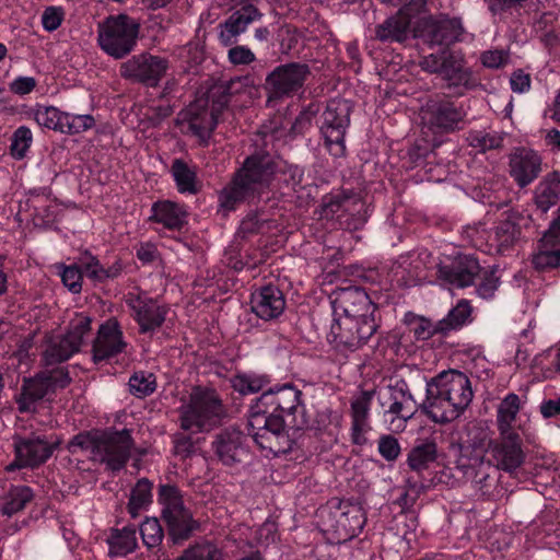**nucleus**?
Here are the masks:
<instances>
[{
    "label": "nucleus",
    "mask_w": 560,
    "mask_h": 560,
    "mask_svg": "<svg viewBox=\"0 0 560 560\" xmlns=\"http://www.w3.org/2000/svg\"><path fill=\"white\" fill-rule=\"evenodd\" d=\"M422 70L439 73L448 86L467 90L477 85L478 80L472 71L465 67L464 57L457 51L444 49L438 54H430L420 61Z\"/></svg>",
    "instance_id": "9d476101"
},
{
    "label": "nucleus",
    "mask_w": 560,
    "mask_h": 560,
    "mask_svg": "<svg viewBox=\"0 0 560 560\" xmlns=\"http://www.w3.org/2000/svg\"><path fill=\"white\" fill-rule=\"evenodd\" d=\"M33 142V133L26 126L19 127L12 135L10 151L14 159L25 158Z\"/></svg>",
    "instance_id": "de8ad7c7"
},
{
    "label": "nucleus",
    "mask_w": 560,
    "mask_h": 560,
    "mask_svg": "<svg viewBox=\"0 0 560 560\" xmlns=\"http://www.w3.org/2000/svg\"><path fill=\"white\" fill-rule=\"evenodd\" d=\"M273 173L275 164L269 155L256 154L247 158L234 180L221 192V206L232 210L237 202L260 194Z\"/></svg>",
    "instance_id": "20e7f679"
},
{
    "label": "nucleus",
    "mask_w": 560,
    "mask_h": 560,
    "mask_svg": "<svg viewBox=\"0 0 560 560\" xmlns=\"http://www.w3.org/2000/svg\"><path fill=\"white\" fill-rule=\"evenodd\" d=\"M457 468L463 472V476L474 482L480 490L489 486L490 472H495L497 467L490 458L487 460L482 456L480 448L468 450L457 460Z\"/></svg>",
    "instance_id": "a878e982"
},
{
    "label": "nucleus",
    "mask_w": 560,
    "mask_h": 560,
    "mask_svg": "<svg viewBox=\"0 0 560 560\" xmlns=\"http://www.w3.org/2000/svg\"><path fill=\"white\" fill-rule=\"evenodd\" d=\"M94 118L91 115H73L62 112L60 131L61 133L75 135L94 126Z\"/></svg>",
    "instance_id": "c03bdc74"
},
{
    "label": "nucleus",
    "mask_w": 560,
    "mask_h": 560,
    "mask_svg": "<svg viewBox=\"0 0 560 560\" xmlns=\"http://www.w3.org/2000/svg\"><path fill=\"white\" fill-rule=\"evenodd\" d=\"M131 438L128 432H116L92 436L91 434H78L69 443L71 453L78 450L91 453L94 460L105 463L113 470L120 469L127 462L131 450Z\"/></svg>",
    "instance_id": "423d86ee"
},
{
    "label": "nucleus",
    "mask_w": 560,
    "mask_h": 560,
    "mask_svg": "<svg viewBox=\"0 0 560 560\" xmlns=\"http://www.w3.org/2000/svg\"><path fill=\"white\" fill-rule=\"evenodd\" d=\"M316 109L307 108L303 110L295 119L292 130L295 133H303L306 129L312 126V122L315 118Z\"/></svg>",
    "instance_id": "69168bd1"
},
{
    "label": "nucleus",
    "mask_w": 560,
    "mask_h": 560,
    "mask_svg": "<svg viewBox=\"0 0 560 560\" xmlns=\"http://www.w3.org/2000/svg\"><path fill=\"white\" fill-rule=\"evenodd\" d=\"M176 560H223V555L215 545L205 541L189 547Z\"/></svg>",
    "instance_id": "37998d69"
},
{
    "label": "nucleus",
    "mask_w": 560,
    "mask_h": 560,
    "mask_svg": "<svg viewBox=\"0 0 560 560\" xmlns=\"http://www.w3.org/2000/svg\"><path fill=\"white\" fill-rule=\"evenodd\" d=\"M306 423L301 392L283 385L262 393L250 407L248 434L260 448L278 454L290 447L284 424L302 429Z\"/></svg>",
    "instance_id": "f257e3e1"
},
{
    "label": "nucleus",
    "mask_w": 560,
    "mask_h": 560,
    "mask_svg": "<svg viewBox=\"0 0 560 560\" xmlns=\"http://www.w3.org/2000/svg\"><path fill=\"white\" fill-rule=\"evenodd\" d=\"M378 402L383 409V419L392 432H402L417 411V404L404 381L381 387L377 392Z\"/></svg>",
    "instance_id": "0eeeda50"
},
{
    "label": "nucleus",
    "mask_w": 560,
    "mask_h": 560,
    "mask_svg": "<svg viewBox=\"0 0 560 560\" xmlns=\"http://www.w3.org/2000/svg\"><path fill=\"white\" fill-rule=\"evenodd\" d=\"M32 497L33 492L28 487L13 488L2 508V514L8 516L15 514L31 501Z\"/></svg>",
    "instance_id": "a18cd8bd"
},
{
    "label": "nucleus",
    "mask_w": 560,
    "mask_h": 560,
    "mask_svg": "<svg viewBox=\"0 0 560 560\" xmlns=\"http://www.w3.org/2000/svg\"><path fill=\"white\" fill-rule=\"evenodd\" d=\"M259 16L257 9L252 5H245L234 12L222 25L220 40L224 46L231 45L235 37L246 31L247 26Z\"/></svg>",
    "instance_id": "c756f323"
},
{
    "label": "nucleus",
    "mask_w": 560,
    "mask_h": 560,
    "mask_svg": "<svg viewBox=\"0 0 560 560\" xmlns=\"http://www.w3.org/2000/svg\"><path fill=\"white\" fill-rule=\"evenodd\" d=\"M424 8L425 0H411L395 15L376 26V38L386 43H405L412 37H419L430 47L450 45L460 39L463 26L459 19L427 18Z\"/></svg>",
    "instance_id": "f03ea898"
},
{
    "label": "nucleus",
    "mask_w": 560,
    "mask_h": 560,
    "mask_svg": "<svg viewBox=\"0 0 560 560\" xmlns=\"http://www.w3.org/2000/svg\"><path fill=\"white\" fill-rule=\"evenodd\" d=\"M170 62L165 57L140 54L133 56L120 66V74L124 78L141 82L149 86H155L167 73Z\"/></svg>",
    "instance_id": "a211bd4d"
},
{
    "label": "nucleus",
    "mask_w": 560,
    "mask_h": 560,
    "mask_svg": "<svg viewBox=\"0 0 560 560\" xmlns=\"http://www.w3.org/2000/svg\"><path fill=\"white\" fill-rule=\"evenodd\" d=\"M59 269L63 284L73 293L80 292L83 277L82 269H79L77 266H60Z\"/></svg>",
    "instance_id": "864d4df0"
},
{
    "label": "nucleus",
    "mask_w": 560,
    "mask_h": 560,
    "mask_svg": "<svg viewBox=\"0 0 560 560\" xmlns=\"http://www.w3.org/2000/svg\"><path fill=\"white\" fill-rule=\"evenodd\" d=\"M539 363L548 372L560 374V341L540 354Z\"/></svg>",
    "instance_id": "5fc2aeb1"
},
{
    "label": "nucleus",
    "mask_w": 560,
    "mask_h": 560,
    "mask_svg": "<svg viewBox=\"0 0 560 560\" xmlns=\"http://www.w3.org/2000/svg\"><path fill=\"white\" fill-rule=\"evenodd\" d=\"M332 315L354 317L355 319H374L375 310L368 294L360 288H345L334 293L331 300Z\"/></svg>",
    "instance_id": "6ab92c4d"
},
{
    "label": "nucleus",
    "mask_w": 560,
    "mask_h": 560,
    "mask_svg": "<svg viewBox=\"0 0 560 560\" xmlns=\"http://www.w3.org/2000/svg\"><path fill=\"white\" fill-rule=\"evenodd\" d=\"M480 271L478 260L472 256L464 255L456 257L450 266L442 262L439 267V277L451 287L465 288L474 283Z\"/></svg>",
    "instance_id": "b1692460"
},
{
    "label": "nucleus",
    "mask_w": 560,
    "mask_h": 560,
    "mask_svg": "<svg viewBox=\"0 0 560 560\" xmlns=\"http://www.w3.org/2000/svg\"><path fill=\"white\" fill-rule=\"evenodd\" d=\"M458 117L457 114L448 106L441 107L436 116V124L445 129H451L455 126Z\"/></svg>",
    "instance_id": "774afa93"
},
{
    "label": "nucleus",
    "mask_w": 560,
    "mask_h": 560,
    "mask_svg": "<svg viewBox=\"0 0 560 560\" xmlns=\"http://www.w3.org/2000/svg\"><path fill=\"white\" fill-rule=\"evenodd\" d=\"M480 60L487 68H501L508 63L509 52L504 49H490L481 54Z\"/></svg>",
    "instance_id": "6e6d98bb"
},
{
    "label": "nucleus",
    "mask_w": 560,
    "mask_h": 560,
    "mask_svg": "<svg viewBox=\"0 0 560 560\" xmlns=\"http://www.w3.org/2000/svg\"><path fill=\"white\" fill-rule=\"evenodd\" d=\"M152 483L145 479L139 480L131 491L128 503V512L136 518L139 513L147 509L152 501Z\"/></svg>",
    "instance_id": "e433bc0d"
},
{
    "label": "nucleus",
    "mask_w": 560,
    "mask_h": 560,
    "mask_svg": "<svg viewBox=\"0 0 560 560\" xmlns=\"http://www.w3.org/2000/svg\"><path fill=\"white\" fill-rule=\"evenodd\" d=\"M560 196V179L557 175L546 178L539 184L536 191L537 206L547 211L553 206Z\"/></svg>",
    "instance_id": "4c0bfd02"
},
{
    "label": "nucleus",
    "mask_w": 560,
    "mask_h": 560,
    "mask_svg": "<svg viewBox=\"0 0 560 560\" xmlns=\"http://www.w3.org/2000/svg\"><path fill=\"white\" fill-rule=\"evenodd\" d=\"M373 393L363 390L351 401V419H369Z\"/></svg>",
    "instance_id": "603ef678"
},
{
    "label": "nucleus",
    "mask_w": 560,
    "mask_h": 560,
    "mask_svg": "<svg viewBox=\"0 0 560 560\" xmlns=\"http://www.w3.org/2000/svg\"><path fill=\"white\" fill-rule=\"evenodd\" d=\"M138 33L139 25L129 16H109L98 24L97 43L107 55L121 59L133 50Z\"/></svg>",
    "instance_id": "6e6552de"
},
{
    "label": "nucleus",
    "mask_w": 560,
    "mask_h": 560,
    "mask_svg": "<svg viewBox=\"0 0 560 560\" xmlns=\"http://www.w3.org/2000/svg\"><path fill=\"white\" fill-rule=\"evenodd\" d=\"M68 383L69 378L61 371H55L48 375L39 374L34 378L26 380L18 399L19 409L21 411L33 410L37 400L57 387H65Z\"/></svg>",
    "instance_id": "aec40b11"
},
{
    "label": "nucleus",
    "mask_w": 560,
    "mask_h": 560,
    "mask_svg": "<svg viewBox=\"0 0 560 560\" xmlns=\"http://www.w3.org/2000/svg\"><path fill=\"white\" fill-rule=\"evenodd\" d=\"M362 208L363 202L359 199L330 197L323 203L322 215L326 219L337 218L341 223L347 224L348 228L357 229L362 223L361 219H353V222H350L348 218H343L346 213L353 215L354 212H360Z\"/></svg>",
    "instance_id": "c85d7f7f"
},
{
    "label": "nucleus",
    "mask_w": 560,
    "mask_h": 560,
    "mask_svg": "<svg viewBox=\"0 0 560 560\" xmlns=\"http://www.w3.org/2000/svg\"><path fill=\"white\" fill-rule=\"evenodd\" d=\"M310 75L305 63L292 62L277 67L266 79L268 101L290 97L296 94Z\"/></svg>",
    "instance_id": "2eb2a0df"
},
{
    "label": "nucleus",
    "mask_w": 560,
    "mask_h": 560,
    "mask_svg": "<svg viewBox=\"0 0 560 560\" xmlns=\"http://www.w3.org/2000/svg\"><path fill=\"white\" fill-rule=\"evenodd\" d=\"M436 458V445L432 442L422 443L409 453L408 464L411 469H427Z\"/></svg>",
    "instance_id": "a19ab883"
},
{
    "label": "nucleus",
    "mask_w": 560,
    "mask_h": 560,
    "mask_svg": "<svg viewBox=\"0 0 560 560\" xmlns=\"http://www.w3.org/2000/svg\"><path fill=\"white\" fill-rule=\"evenodd\" d=\"M222 409L213 390L196 388L189 401L182 406L180 427L191 433L212 429L221 417Z\"/></svg>",
    "instance_id": "1a4fd4ad"
},
{
    "label": "nucleus",
    "mask_w": 560,
    "mask_h": 560,
    "mask_svg": "<svg viewBox=\"0 0 560 560\" xmlns=\"http://www.w3.org/2000/svg\"><path fill=\"white\" fill-rule=\"evenodd\" d=\"M418 518L413 511H402L395 517V534L411 545L417 539Z\"/></svg>",
    "instance_id": "79ce46f5"
},
{
    "label": "nucleus",
    "mask_w": 560,
    "mask_h": 560,
    "mask_svg": "<svg viewBox=\"0 0 560 560\" xmlns=\"http://www.w3.org/2000/svg\"><path fill=\"white\" fill-rule=\"evenodd\" d=\"M62 20L63 11L57 7L47 8L42 15L43 27L48 32L56 31L61 25Z\"/></svg>",
    "instance_id": "052dcab7"
},
{
    "label": "nucleus",
    "mask_w": 560,
    "mask_h": 560,
    "mask_svg": "<svg viewBox=\"0 0 560 560\" xmlns=\"http://www.w3.org/2000/svg\"><path fill=\"white\" fill-rule=\"evenodd\" d=\"M320 529L332 544L346 542L358 536L365 524L363 509L348 501L328 502L318 511Z\"/></svg>",
    "instance_id": "39448f33"
},
{
    "label": "nucleus",
    "mask_w": 560,
    "mask_h": 560,
    "mask_svg": "<svg viewBox=\"0 0 560 560\" xmlns=\"http://www.w3.org/2000/svg\"><path fill=\"white\" fill-rule=\"evenodd\" d=\"M267 380L256 374H238L232 380L233 388L241 394H250L260 390Z\"/></svg>",
    "instance_id": "3c124183"
},
{
    "label": "nucleus",
    "mask_w": 560,
    "mask_h": 560,
    "mask_svg": "<svg viewBox=\"0 0 560 560\" xmlns=\"http://www.w3.org/2000/svg\"><path fill=\"white\" fill-rule=\"evenodd\" d=\"M378 452L388 462L395 460L400 454V446L392 435H383L378 441Z\"/></svg>",
    "instance_id": "4d7b16f0"
},
{
    "label": "nucleus",
    "mask_w": 560,
    "mask_h": 560,
    "mask_svg": "<svg viewBox=\"0 0 560 560\" xmlns=\"http://www.w3.org/2000/svg\"><path fill=\"white\" fill-rule=\"evenodd\" d=\"M106 541L109 557L127 556L138 546L136 529L131 526L113 529Z\"/></svg>",
    "instance_id": "f704fd0d"
},
{
    "label": "nucleus",
    "mask_w": 560,
    "mask_h": 560,
    "mask_svg": "<svg viewBox=\"0 0 560 560\" xmlns=\"http://www.w3.org/2000/svg\"><path fill=\"white\" fill-rule=\"evenodd\" d=\"M425 392L423 412L441 424L457 419L474 397L470 380L456 370L443 371L428 381Z\"/></svg>",
    "instance_id": "7ed1b4c3"
},
{
    "label": "nucleus",
    "mask_w": 560,
    "mask_h": 560,
    "mask_svg": "<svg viewBox=\"0 0 560 560\" xmlns=\"http://www.w3.org/2000/svg\"><path fill=\"white\" fill-rule=\"evenodd\" d=\"M127 347L122 331L115 319H108L97 330L93 342V360L98 363L121 353Z\"/></svg>",
    "instance_id": "412c9836"
},
{
    "label": "nucleus",
    "mask_w": 560,
    "mask_h": 560,
    "mask_svg": "<svg viewBox=\"0 0 560 560\" xmlns=\"http://www.w3.org/2000/svg\"><path fill=\"white\" fill-rule=\"evenodd\" d=\"M229 59L233 65H248L255 60V55L246 46H236L229 50Z\"/></svg>",
    "instance_id": "680f3d73"
},
{
    "label": "nucleus",
    "mask_w": 560,
    "mask_h": 560,
    "mask_svg": "<svg viewBox=\"0 0 560 560\" xmlns=\"http://www.w3.org/2000/svg\"><path fill=\"white\" fill-rule=\"evenodd\" d=\"M56 442H47L40 438L19 439L14 443L15 462L8 468L34 467L40 465L52 454Z\"/></svg>",
    "instance_id": "4be33fe9"
},
{
    "label": "nucleus",
    "mask_w": 560,
    "mask_h": 560,
    "mask_svg": "<svg viewBox=\"0 0 560 560\" xmlns=\"http://www.w3.org/2000/svg\"><path fill=\"white\" fill-rule=\"evenodd\" d=\"M532 439L533 436H515L514 440L500 439V441L489 443L487 453L497 468L512 471L518 468L524 460L523 441Z\"/></svg>",
    "instance_id": "5701e85b"
},
{
    "label": "nucleus",
    "mask_w": 560,
    "mask_h": 560,
    "mask_svg": "<svg viewBox=\"0 0 560 560\" xmlns=\"http://www.w3.org/2000/svg\"><path fill=\"white\" fill-rule=\"evenodd\" d=\"M82 273L94 281H102L113 276L105 270L94 257H88L86 260L82 262Z\"/></svg>",
    "instance_id": "13d9d810"
},
{
    "label": "nucleus",
    "mask_w": 560,
    "mask_h": 560,
    "mask_svg": "<svg viewBox=\"0 0 560 560\" xmlns=\"http://www.w3.org/2000/svg\"><path fill=\"white\" fill-rule=\"evenodd\" d=\"M156 388L155 377L152 373L136 372L129 380L130 393L137 397H145Z\"/></svg>",
    "instance_id": "09e8293b"
},
{
    "label": "nucleus",
    "mask_w": 560,
    "mask_h": 560,
    "mask_svg": "<svg viewBox=\"0 0 560 560\" xmlns=\"http://www.w3.org/2000/svg\"><path fill=\"white\" fill-rule=\"evenodd\" d=\"M471 307L467 301H460L448 314L438 323L440 332L457 329L469 322Z\"/></svg>",
    "instance_id": "ea45409f"
},
{
    "label": "nucleus",
    "mask_w": 560,
    "mask_h": 560,
    "mask_svg": "<svg viewBox=\"0 0 560 560\" xmlns=\"http://www.w3.org/2000/svg\"><path fill=\"white\" fill-rule=\"evenodd\" d=\"M499 287V280L494 273L486 275L482 282L477 288V293L482 299H490L494 295Z\"/></svg>",
    "instance_id": "0e129e2a"
},
{
    "label": "nucleus",
    "mask_w": 560,
    "mask_h": 560,
    "mask_svg": "<svg viewBox=\"0 0 560 560\" xmlns=\"http://www.w3.org/2000/svg\"><path fill=\"white\" fill-rule=\"evenodd\" d=\"M350 107L348 102L331 100L322 116L320 132L334 156L345 153V133L349 126Z\"/></svg>",
    "instance_id": "4468645a"
},
{
    "label": "nucleus",
    "mask_w": 560,
    "mask_h": 560,
    "mask_svg": "<svg viewBox=\"0 0 560 560\" xmlns=\"http://www.w3.org/2000/svg\"><path fill=\"white\" fill-rule=\"evenodd\" d=\"M351 439L354 444L363 445L368 442V433L371 431L369 419H351Z\"/></svg>",
    "instance_id": "bf43d9fd"
},
{
    "label": "nucleus",
    "mask_w": 560,
    "mask_h": 560,
    "mask_svg": "<svg viewBox=\"0 0 560 560\" xmlns=\"http://www.w3.org/2000/svg\"><path fill=\"white\" fill-rule=\"evenodd\" d=\"M159 502L162 505V515L167 523L174 542L188 538L196 528V523L190 512L184 506L178 489L168 485L161 486Z\"/></svg>",
    "instance_id": "f8f14e48"
},
{
    "label": "nucleus",
    "mask_w": 560,
    "mask_h": 560,
    "mask_svg": "<svg viewBox=\"0 0 560 560\" xmlns=\"http://www.w3.org/2000/svg\"><path fill=\"white\" fill-rule=\"evenodd\" d=\"M214 448L220 460L228 466L241 462L246 454L242 446V435L237 431L220 434L214 442Z\"/></svg>",
    "instance_id": "7c9ffc66"
},
{
    "label": "nucleus",
    "mask_w": 560,
    "mask_h": 560,
    "mask_svg": "<svg viewBox=\"0 0 560 560\" xmlns=\"http://www.w3.org/2000/svg\"><path fill=\"white\" fill-rule=\"evenodd\" d=\"M152 219L166 229L177 230L186 223L187 211L176 202L163 200L153 205Z\"/></svg>",
    "instance_id": "2f4dec72"
},
{
    "label": "nucleus",
    "mask_w": 560,
    "mask_h": 560,
    "mask_svg": "<svg viewBox=\"0 0 560 560\" xmlns=\"http://www.w3.org/2000/svg\"><path fill=\"white\" fill-rule=\"evenodd\" d=\"M128 304L133 311L141 332L156 330L165 320L167 310L147 295L129 294Z\"/></svg>",
    "instance_id": "393cba45"
},
{
    "label": "nucleus",
    "mask_w": 560,
    "mask_h": 560,
    "mask_svg": "<svg viewBox=\"0 0 560 560\" xmlns=\"http://www.w3.org/2000/svg\"><path fill=\"white\" fill-rule=\"evenodd\" d=\"M407 324L409 331L413 334L417 339L425 340L433 334L440 332L438 323L433 324L429 319L410 314L407 316Z\"/></svg>",
    "instance_id": "8fccbe9b"
},
{
    "label": "nucleus",
    "mask_w": 560,
    "mask_h": 560,
    "mask_svg": "<svg viewBox=\"0 0 560 560\" xmlns=\"http://www.w3.org/2000/svg\"><path fill=\"white\" fill-rule=\"evenodd\" d=\"M225 103V101L221 102L218 106L212 104L210 112L203 110L202 113H197L196 106H191L189 108V114L191 115L188 124L189 130L200 140L205 141L218 124V113Z\"/></svg>",
    "instance_id": "473e14b6"
},
{
    "label": "nucleus",
    "mask_w": 560,
    "mask_h": 560,
    "mask_svg": "<svg viewBox=\"0 0 560 560\" xmlns=\"http://www.w3.org/2000/svg\"><path fill=\"white\" fill-rule=\"evenodd\" d=\"M92 319L88 315L77 314L69 324L67 334L58 342H51L45 351L48 363L68 360L78 352L89 338Z\"/></svg>",
    "instance_id": "f3484780"
},
{
    "label": "nucleus",
    "mask_w": 560,
    "mask_h": 560,
    "mask_svg": "<svg viewBox=\"0 0 560 560\" xmlns=\"http://www.w3.org/2000/svg\"><path fill=\"white\" fill-rule=\"evenodd\" d=\"M522 220L524 218L518 213L511 212L490 232L483 229H476L475 245L481 247L485 241L486 250L490 254H504L509 252L518 240Z\"/></svg>",
    "instance_id": "dca6fc26"
},
{
    "label": "nucleus",
    "mask_w": 560,
    "mask_h": 560,
    "mask_svg": "<svg viewBox=\"0 0 560 560\" xmlns=\"http://www.w3.org/2000/svg\"><path fill=\"white\" fill-rule=\"evenodd\" d=\"M532 261L539 270L560 267V238L545 234Z\"/></svg>",
    "instance_id": "72a5a7b5"
},
{
    "label": "nucleus",
    "mask_w": 560,
    "mask_h": 560,
    "mask_svg": "<svg viewBox=\"0 0 560 560\" xmlns=\"http://www.w3.org/2000/svg\"><path fill=\"white\" fill-rule=\"evenodd\" d=\"M140 535L143 545L151 549L160 546L164 537V532L156 518L148 517L140 525Z\"/></svg>",
    "instance_id": "49530a36"
},
{
    "label": "nucleus",
    "mask_w": 560,
    "mask_h": 560,
    "mask_svg": "<svg viewBox=\"0 0 560 560\" xmlns=\"http://www.w3.org/2000/svg\"><path fill=\"white\" fill-rule=\"evenodd\" d=\"M497 428L500 439L514 440L515 436H530V416L525 410V400L509 393L497 406Z\"/></svg>",
    "instance_id": "9b49d317"
},
{
    "label": "nucleus",
    "mask_w": 560,
    "mask_h": 560,
    "mask_svg": "<svg viewBox=\"0 0 560 560\" xmlns=\"http://www.w3.org/2000/svg\"><path fill=\"white\" fill-rule=\"evenodd\" d=\"M171 173L179 192L195 194L197 191V176L195 167L189 166L180 159H176L173 161Z\"/></svg>",
    "instance_id": "c9c22d12"
},
{
    "label": "nucleus",
    "mask_w": 560,
    "mask_h": 560,
    "mask_svg": "<svg viewBox=\"0 0 560 560\" xmlns=\"http://www.w3.org/2000/svg\"><path fill=\"white\" fill-rule=\"evenodd\" d=\"M250 303L253 312L265 320L278 317L285 307L283 293L272 284L265 285L254 292Z\"/></svg>",
    "instance_id": "bb28decb"
},
{
    "label": "nucleus",
    "mask_w": 560,
    "mask_h": 560,
    "mask_svg": "<svg viewBox=\"0 0 560 560\" xmlns=\"http://www.w3.org/2000/svg\"><path fill=\"white\" fill-rule=\"evenodd\" d=\"M511 89L515 93H524L530 88V78L522 70L513 72L511 80Z\"/></svg>",
    "instance_id": "338daca9"
},
{
    "label": "nucleus",
    "mask_w": 560,
    "mask_h": 560,
    "mask_svg": "<svg viewBox=\"0 0 560 560\" xmlns=\"http://www.w3.org/2000/svg\"><path fill=\"white\" fill-rule=\"evenodd\" d=\"M539 171L540 159L536 152L521 149L512 154L510 174L521 187L532 183L538 176Z\"/></svg>",
    "instance_id": "cd10ccee"
},
{
    "label": "nucleus",
    "mask_w": 560,
    "mask_h": 560,
    "mask_svg": "<svg viewBox=\"0 0 560 560\" xmlns=\"http://www.w3.org/2000/svg\"><path fill=\"white\" fill-rule=\"evenodd\" d=\"M36 86V80L32 77H18L10 83V90L18 95L30 94Z\"/></svg>",
    "instance_id": "e2e57ef3"
},
{
    "label": "nucleus",
    "mask_w": 560,
    "mask_h": 560,
    "mask_svg": "<svg viewBox=\"0 0 560 560\" xmlns=\"http://www.w3.org/2000/svg\"><path fill=\"white\" fill-rule=\"evenodd\" d=\"M376 330L374 319L332 315L328 340L341 352L359 349Z\"/></svg>",
    "instance_id": "ddd939ff"
},
{
    "label": "nucleus",
    "mask_w": 560,
    "mask_h": 560,
    "mask_svg": "<svg viewBox=\"0 0 560 560\" xmlns=\"http://www.w3.org/2000/svg\"><path fill=\"white\" fill-rule=\"evenodd\" d=\"M62 112L55 106L36 105L28 112V117L40 127L60 131Z\"/></svg>",
    "instance_id": "58836bf2"
}]
</instances>
